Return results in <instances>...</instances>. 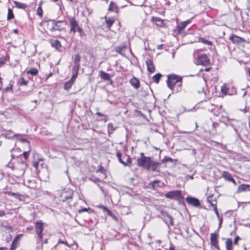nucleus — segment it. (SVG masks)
I'll list each match as a JSON object with an SVG mask.
<instances>
[{
  "mask_svg": "<svg viewBox=\"0 0 250 250\" xmlns=\"http://www.w3.org/2000/svg\"><path fill=\"white\" fill-rule=\"evenodd\" d=\"M100 76L102 79L104 81H109L110 80L109 74L101 70L99 73Z\"/></svg>",
  "mask_w": 250,
  "mask_h": 250,
  "instance_id": "nucleus-27",
  "label": "nucleus"
},
{
  "mask_svg": "<svg viewBox=\"0 0 250 250\" xmlns=\"http://www.w3.org/2000/svg\"><path fill=\"white\" fill-rule=\"evenodd\" d=\"M151 21L155 23L157 26L162 27L164 24L163 20L158 17H153L151 19Z\"/></svg>",
  "mask_w": 250,
  "mask_h": 250,
  "instance_id": "nucleus-20",
  "label": "nucleus"
},
{
  "mask_svg": "<svg viewBox=\"0 0 250 250\" xmlns=\"http://www.w3.org/2000/svg\"><path fill=\"white\" fill-rule=\"evenodd\" d=\"M12 169L15 170V175L17 177L22 176L26 168V164L25 161H19L18 163L12 167Z\"/></svg>",
  "mask_w": 250,
  "mask_h": 250,
  "instance_id": "nucleus-3",
  "label": "nucleus"
},
{
  "mask_svg": "<svg viewBox=\"0 0 250 250\" xmlns=\"http://www.w3.org/2000/svg\"><path fill=\"white\" fill-rule=\"evenodd\" d=\"M166 198L180 201L183 199L182 192L180 190H172L167 192L165 195Z\"/></svg>",
  "mask_w": 250,
  "mask_h": 250,
  "instance_id": "nucleus-5",
  "label": "nucleus"
},
{
  "mask_svg": "<svg viewBox=\"0 0 250 250\" xmlns=\"http://www.w3.org/2000/svg\"><path fill=\"white\" fill-rule=\"evenodd\" d=\"M5 213L3 210H0V216H3L5 215Z\"/></svg>",
  "mask_w": 250,
  "mask_h": 250,
  "instance_id": "nucleus-60",
  "label": "nucleus"
},
{
  "mask_svg": "<svg viewBox=\"0 0 250 250\" xmlns=\"http://www.w3.org/2000/svg\"><path fill=\"white\" fill-rule=\"evenodd\" d=\"M81 60V57L79 54H77L75 56L74 60V64H80V62Z\"/></svg>",
  "mask_w": 250,
  "mask_h": 250,
  "instance_id": "nucleus-41",
  "label": "nucleus"
},
{
  "mask_svg": "<svg viewBox=\"0 0 250 250\" xmlns=\"http://www.w3.org/2000/svg\"><path fill=\"white\" fill-rule=\"evenodd\" d=\"M89 180L95 183L102 182V181L99 178H97L93 175H91V176L89 177Z\"/></svg>",
  "mask_w": 250,
  "mask_h": 250,
  "instance_id": "nucleus-37",
  "label": "nucleus"
},
{
  "mask_svg": "<svg viewBox=\"0 0 250 250\" xmlns=\"http://www.w3.org/2000/svg\"><path fill=\"white\" fill-rule=\"evenodd\" d=\"M210 204L211 206L212 207H213V208H215V207H217V206H216V201L215 200V201H213Z\"/></svg>",
  "mask_w": 250,
  "mask_h": 250,
  "instance_id": "nucleus-56",
  "label": "nucleus"
},
{
  "mask_svg": "<svg viewBox=\"0 0 250 250\" xmlns=\"http://www.w3.org/2000/svg\"><path fill=\"white\" fill-rule=\"evenodd\" d=\"M32 165L36 168H37L38 166H39V162L38 161H34V162H33Z\"/></svg>",
  "mask_w": 250,
  "mask_h": 250,
  "instance_id": "nucleus-53",
  "label": "nucleus"
},
{
  "mask_svg": "<svg viewBox=\"0 0 250 250\" xmlns=\"http://www.w3.org/2000/svg\"><path fill=\"white\" fill-rule=\"evenodd\" d=\"M161 76L162 75L160 73H157L153 76L152 79L154 82L158 83Z\"/></svg>",
  "mask_w": 250,
  "mask_h": 250,
  "instance_id": "nucleus-38",
  "label": "nucleus"
},
{
  "mask_svg": "<svg viewBox=\"0 0 250 250\" xmlns=\"http://www.w3.org/2000/svg\"><path fill=\"white\" fill-rule=\"evenodd\" d=\"M218 234L213 233L210 234V244L216 250H220L217 240Z\"/></svg>",
  "mask_w": 250,
  "mask_h": 250,
  "instance_id": "nucleus-10",
  "label": "nucleus"
},
{
  "mask_svg": "<svg viewBox=\"0 0 250 250\" xmlns=\"http://www.w3.org/2000/svg\"><path fill=\"white\" fill-rule=\"evenodd\" d=\"M21 235L19 234L17 235L14 239L13 240L11 245V248L10 250H15L17 248V245L18 243L19 240H20V236Z\"/></svg>",
  "mask_w": 250,
  "mask_h": 250,
  "instance_id": "nucleus-23",
  "label": "nucleus"
},
{
  "mask_svg": "<svg viewBox=\"0 0 250 250\" xmlns=\"http://www.w3.org/2000/svg\"><path fill=\"white\" fill-rule=\"evenodd\" d=\"M213 209H214V211L216 215L217 216L218 219H220V215H219V212L218 211L217 207H215V208H214Z\"/></svg>",
  "mask_w": 250,
  "mask_h": 250,
  "instance_id": "nucleus-50",
  "label": "nucleus"
},
{
  "mask_svg": "<svg viewBox=\"0 0 250 250\" xmlns=\"http://www.w3.org/2000/svg\"><path fill=\"white\" fill-rule=\"evenodd\" d=\"M176 250L175 249V247H174V245L171 243H170V247H169L168 250Z\"/></svg>",
  "mask_w": 250,
  "mask_h": 250,
  "instance_id": "nucleus-54",
  "label": "nucleus"
},
{
  "mask_svg": "<svg viewBox=\"0 0 250 250\" xmlns=\"http://www.w3.org/2000/svg\"><path fill=\"white\" fill-rule=\"evenodd\" d=\"M248 191H250V185L249 184H241L238 187L237 192Z\"/></svg>",
  "mask_w": 250,
  "mask_h": 250,
  "instance_id": "nucleus-17",
  "label": "nucleus"
},
{
  "mask_svg": "<svg viewBox=\"0 0 250 250\" xmlns=\"http://www.w3.org/2000/svg\"><path fill=\"white\" fill-rule=\"evenodd\" d=\"M115 129H116V127H115L113 126V124L112 123H109L107 125V131H108V133L109 134L112 133L115 131Z\"/></svg>",
  "mask_w": 250,
  "mask_h": 250,
  "instance_id": "nucleus-34",
  "label": "nucleus"
},
{
  "mask_svg": "<svg viewBox=\"0 0 250 250\" xmlns=\"http://www.w3.org/2000/svg\"><path fill=\"white\" fill-rule=\"evenodd\" d=\"M35 229L36 233L40 239H42V233L43 230V224L42 222H36L35 223Z\"/></svg>",
  "mask_w": 250,
  "mask_h": 250,
  "instance_id": "nucleus-8",
  "label": "nucleus"
},
{
  "mask_svg": "<svg viewBox=\"0 0 250 250\" xmlns=\"http://www.w3.org/2000/svg\"><path fill=\"white\" fill-rule=\"evenodd\" d=\"M96 115L100 117H103L104 116L105 114H102L100 112H97Z\"/></svg>",
  "mask_w": 250,
  "mask_h": 250,
  "instance_id": "nucleus-59",
  "label": "nucleus"
},
{
  "mask_svg": "<svg viewBox=\"0 0 250 250\" xmlns=\"http://www.w3.org/2000/svg\"><path fill=\"white\" fill-rule=\"evenodd\" d=\"M108 10L109 11H114L117 13L119 11V7L114 1H111L109 5Z\"/></svg>",
  "mask_w": 250,
  "mask_h": 250,
  "instance_id": "nucleus-21",
  "label": "nucleus"
},
{
  "mask_svg": "<svg viewBox=\"0 0 250 250\" xmlns=\"http://www.w3.org/2000/svg\"><path fill=\"white\" fill-rule=\"evenodd\" d=\"M76 78H75L74 77H71V79L65 83L64 88L66 90L70 89L73 84Z\"/></svg>",
  "mask_w": 250,
  "mask_h": 250,
  "instance_id": "nucleus-22",
  "label": "nucleus"
},
{
  "mask_svg": "<svg viewBox=\"0 0 250 250\" xmlns=\"http://www.w3.org/2000/svg\"><path fill=\"white\" fill-rule=\"evenodd\" d=\"M229 40L234 43H239L246 42V40L239 36L231 34L229 37Z\"/></svg>",
  "mask_w": 250,
  "mask_h": 250,
  "instance_id": "nucleus-13",
  "label": "nucleus"
},
{
  "mask_svg": "<svg viewBox=\"0 0 250 250\" xmlns=\"http://www.w3.org/2000/svg\"><path fill=\"white\" fill-rule=\"evenodd\" d=\"M105 22L106 24V26L108 29H110L111 27L115 22V20L113 17H110L109 18H107L106 17H105Z\"/></svg>",
  "mask_w": 250,
  "mask_h": 250,
  "instance_id": "nucleus-25",
  "label": "nucleus"
},
{
  "mask_svg": "<svg viewBox=\"0 0 250 250\" xmlns=\"http://www.w3.org/2000/svg\"><path fill=\"white\" fill-rule=\"evenodd\" d=\"M211 67H207L205 69V71H206V72H208L210 70Z\"/></svg>",
  "mask_w": 250,
  "mask_h": 250,
  "instance_id": "nucleus-63",
  "label": "nucleus"
},
{
  "mask_svg": "<svg viewBox=\"0 0 250 250\" xmlns=\"http://www.w3.org/2000/svg\"><path fill=\"white\" fill-rule=\"evenodd\" d=\"M48 21H51L53 23V26L50 29V31L51 32L55 31H62L63 30L64 28L61 27L59 23L56 22L55 20H49Z\"/></svg>",
  "mask_w": 250,
  "mask_h": 250,
  "instance_id": "nucleus-14",
  "label": "nucleus"
},
{
  "mask_svg": "<svg viewBox=\"0 0 250 250\" xmlns=\"http://www.w3.org/2000/svg\"><path fill=\"white\" fill-rule=\"evenodd\" d=\"M59 244H63L69 248L71 247V245H69L66 241H62L61 239L59 240L57 245H59Z\"/></svg>",
  "mask_w": 250,
  "mask_h": 250,
  "instance_id": "nucleus-46",
  "label": "nucleus"
},
{
  "mask_svg": "<svg viewBox=\"0 0 250 250\" xmlns=\"http://www.w3.org/2000/svg\"><path fill=\"white\" fill-rule=\"evenodd\" d=\"M9 59L8 56H6L4 57H1L0 58V66L2 65L6 62L8 61Z\"/></svg>",
  "mask_w": 250,
  "mask_h": 250,
  "instance_id": "nucleus-39",
  "label": "nucleus"
},
{
  "mask_svg": "<svg viewBox=\"0 0 250 250\" xmlns=\"http://www.w3.org/2000/svg\"><path fill=\"white\" fill-rule=\"evenodd\" d=\"M103 117H104V119H101V121H104V122H106L108 120L107 115H104Z\"/></svg>",
  "mask_w": 250,
  "mask_h": 250,
  "instance_id": "nucleus-55",
  "label": "nucleus"
},
{
  "mask_svg": "<svg viewBox=\"0 0 250 250\" xmlns=\"http://www.w3.org/2000/svg\"><path fill=\"white\" fill-rule=\"evenodd\" d=\"M126 49V45H122V46H117L115 48V50L118 53H119L122 55H124V52Z\"/></svg>",
  "mask_w": 250,
  "mask_h": 250,
  "instance_id": "nucleus-30",
  "label": "nucleus"
},
{
  "mask_svg": "<svg viewBox=\"0 0 250 250\" xmlns=\"http://www.w3.org/2000/svg\"><path fill=\"white\" fill-rule=\"evenodd\" d=\"M103 207L104 209L106 212V213H107L108 215H109L110 216H112L113 213L110 210L108 209L105 207H104V206H103Z\"/></svg>",
  "mask_w": 250,
  "mask_h": 250,
  "instance_id": "nucleus-48",
  "label": "nucleus"
},
{
  "mask_svg": "<svg viewBox=\"0 0 250 250\" xmlns=\"http://www.w3.org/2000/svg\"><path fill=\"white\" fill-rule=\"evenodd\" d=\"M51 45L52 47L56 48L57 50L61 52L62 45L61 42L58 40H54L51 42Z\"/></svg>",
  "mask_w": 250,
  "mask_h": 250,
  "instance_id": "nucleus-24",
  "label": "nucleus"
},
{
  "mask_svg": "<svg viewBox=\"0 0 250 250\" xmlns=\"http://www.w3.org/2000/svg\"><path fill=\"white\" fill-rule=\"evenodd\" d=\"M80 64H74L72 69V77H74L75 78H77L78 72L79 70Z\"/></svg>",
  "mask_w": 250,
  "mask_h": 250,
  "instance_id": "nucleus-26",
  "label": "nucleus"
},
{
  "mask_svg": "<svg viewBox=\"0 0 250 250\" xmlns=\"http://www.w3.org/2000/svg\"><path fill=\"white\" fill-rule=\"evenodd\" d=\"M240 239V238L239 236H236V237L235 238L234 240V244L235 245H237L238 244V241Z\"/></svg>",
  "mask_w": 250,
  "mask_h": 250,
  "instance_id": "nucleus-52",
  "label": "nucleus"
},
{
  "mask_svg": "<svg viewBox=\"0 0 250 250\" xmlns=\"http://www.w3.org/2000/svg\"><path fill=\"white\" fill-rule=\"evenodd\" d=\"M232 89H233V91L230 92V87H227L226 85H223L221 87V92L225 94H228L230 95L236 94L237 93L236 88L234 86H232Z\"/></svg>",
  "mask_w": 250,
  "mask_h": 250,
  "instance_id": "nucleus-11",
  "label": "nucleus"
},
{
  "mask_svg": "<svg viewBox=\"0 0 250 250\" xmlns=\"http://www.w3.org/2000/svg\"><path fill=\"white\" fill-rule=\"evenodd\" d=\"M146 63L147 71L150 73H153L155 71V66L152 60L150 59H147L146 61Z\"/></svg>",
  "mask_w": 250,
  "mask_h": 250,
  "instance_id": "nucleus-15",
  "label": "nucleus"
},
{
  "mask_svg": "<svg viewBox=\"0 0 250 250\" xmlns=\"http://www.w3.org/2000/svg\"><path fill=\"white\" fill-rule=\"evenodd\" d=\"M222 175L224 179L228 180V181L230 182L231 181H232L233 178L230 173H229V172L224 171L223 172Z\"/></svg>",
  "mask_w": 250,
  "mask_h": 250,
  "instance_id": "nucleus-28",
  "label": "nucleus"
},
{
  "mask_svg": "<svg viewBox=\"0 0 250 250\" xmlns=\"http://www.w3.org/2000/svg\"><path fill=\"white\" fill-rule=\"evenodd\" d=\"M225 245L226 250H232V241L231 239H227Z\"/></svg>",
  "mask_w": 250,
  "mask_h": 250,
  "instance_id": "nucleus-32",
  "label": "nucleus"
},
{
  "mask_svg": "<svg viewBox=\"0 0 250 250\" xmlns=\"http://www.w3.org/2000/svg\"><path fill=\"white\" fill-rule=\"evenodd\" d=\"M218 125H219V124L217 123H216V122L212 123V126L213 128L212 129V131L214 132V128H216Z\"/></svg>",
  "mask_w": 250,
  "mask_h": 250,
  "instance_id": "nucleus-51",
  "label": "nucleus"
},
{
  "mask_svg": "<svg viewBox=\"0 0 250 250\" xmlns=\"http://www.w3.org/2000/svg\"><path fill=\"white\" fill-rule=\"evenodd\" d=\"M160 212L161 215L163 216L164 219H165V218H166L169 215V214L167 212L164 211V210H161Z\"/></svg>",
  "mask_w": 250,
  "mask_h": 250,
  "instance_id": "nucleus-47",
  "label": "nucleus"
},
{
  "mask_svg": "<svg viewBox=\"0 0 250 250\" xmlns=\"http://www.w3.org/2000/svg\"><path fill=\"white\" fill-rule=\"evenodd\" d=\"M218 219L219 220V228L222 223L223 218L220 217V219Z\"/></svg>",
  "mask_w": 250,
  "mask_h": 250,
  "instance_id": "nucleus-61",
  "label": "nucleus"
},
{
  "mask_svg": "<svg viewBox=\"0 0 250 250\" xmlns=\"http://www.w3.org/2000/svg\"><path fill=\"white\" fill-rule=\"evenodd\" d=\"M69 24L70 25V32L75 33L78 30L79 28H80L78 21L76 20L74 17L68 16L67 17Z\"/></svg>",
  "mask_w": 250,
  "mask_h": 250,
  "instance_id": "nucleus-7",
  "label": "nucleus"
},
{
  "mask_svg": "<svg viewBox=\"0 0 250 250\" xmlns=\"http://www.w3.org/2000/svg\"><path fill=\"white\" fill-rule=\"evenodd\" d=\"M77 31L79 33V34H80V36L81 37H83L85 36V34L84 33L83 29L81 27L79 28Z\"/></svg>",
  "mask_w": 250,
  "mask_h": 250,
  "instance_id": "nucleus-45",
  "label": "nucleus"
},
{
  "mask_svg": "<svg viewBox=\"0 0 250 250\" xmlns=\"http://www.w3.org/2000/svg\"><path fill=\"white\" fill-rule=\"evenodd\" d=\"M73 195V191L70 189L67 188L63 189L60 196L59 200L61 202H65L67 201L68 203L71 201Z\"/></svg>",
  "mask_w": 250,
  "mask_h": 250,
  "instance_id": "nucleus-4",
  "label": "nucleus"
},
{
  "mask_svg": "<svg viewBox=\"0 0 250 250\" xmlns=\"http://www.w3.org/2000/svg\"><path fill=\"white\" fill-rule=\"evenodd\" d=\"M37 15L40 17H42L43 16V11L41 5H39L37 10Z\"/></svg>",
  "mask_w": 250,
  "mask_h": 250,
  "instance_id": "nucleus-43",
  "label": "nucleus"
},
{
  "mask_svg": "<svg viewBox=\"0 0 250 250\" xmlns=\"http://www.w3.org/2000/svg\"><path fill=\"white\" fill-rule=\"evenodd\" d=\"M138 166L146 168L148 170H151L153 171L156 170L160 163L154 162L151 160L150 157H146L144 153H140V157L137 159Z\"/></svg>",
  "mask_w": 250,
  "mask_h": 250,
  "instance_id": "nucleus-1",
  "label": "nucleus"
},
{
  "mask_svg": "<svg viewBox=\"0 0 250 250\" xmlns=\"http://www.w3.org/2000/svg\"><path fill=\"white\" fill-rule=\"evenodd\" d=\"M116 156L118 158V161L124 166H127L131 163V159L128 155H125L123 157V159H125L126 161L125 162L122 159V154L120 152L117 151L116 152Z\"/></svg>",
  "mask_w": 250,
  "mask_h": 250,
  "instance_id": "nucleus-9",
  "label": "nucleus"
},
{
  "mask_svg": "<svg viewBox=\"0 0 250 250\" xmlns=\"http://www.w3.org/2000/svg\"><path fill=\"white\" fill-rule=\"evenodd\" d=\"M195 63L197 65H202L207 66L210 64V59L206 54H199L195 59Z\"/></svg>",
  "mask_w": 250,
  "mask_h": 250,
  "instance_id": "nucleus-6",
  "label": "nucleus"
},
{
  "mask_svg": "<svg viewBox=\"0 0 250 250\" xmlns=\"http://www.w3.org/2000/svg\"><path fill=\"white\" fill-rule=\"evenodd\" d=\"M167 86L172 90L178 92L182 89V77L175 74L167 76Z\"/></svg>",
  "mask_w": 250,
  "mask_h": 250,
  "instance_id": "nucleus-2",
  "label": "nucleus"
},
{
  "mask_svg": "<svg viewBox=\"0 0 250 250\" xmlns=\"http://www.w3.org/2000/svg\"><path fill=\"white\" fill-rule=\"evenodd\" d=\"M29 152L30 150L24 152L22 154H21L18 156L17 157V158L18 159V161L19 162V161H25L26 163V160L29 157Z\"/></svg>",
  "mask_w": 250,
  "mask_h": 250,
  "instance_id": "nucleus-19",
  "label": "nucleus"
},
{
  "mask_svg": "<svg viewBox=\"0 0 250 250\" xmlns=\"http://www.w3.org/2000/svg\"><path fill=\"white\" fill-rule=\"evenodd\" d=\"M199 42H201L205 44L208 45H211L212 43L211 41L207 40L202 37H200L199 38Z\"/></svg>",
  "mask_w": 250,
  "mask_h": 250,
  "instance_id": "nucleus-36",
  "label": "nucleus"
},
{
  "mask_svg": "<svg viewBox=\"0 0 250 250\" xmlns=\"http://www.w3.org/2000/svg\"><path fill=\"white\" fill-rule=\"evenodd\" d=\"M173 159H172L171 158L166 156L162 160V163H165L168 162L173 163Z\"/></svg>",
  "mask_w": 250,
  "mask_h": 250,
  "instance_id": "nucleus-44",
  "label": "nucleus"
},
{
  "mask_svg": "<svg viewBox=\"0 0 250 250\" xmlns=\"http://www.w3.org/2000/svg\"><path fill=\"white\" fill-rule=\"evenodd\" d=\"M13 2L15 6L19 9H24L27 7V5L26 4L20 2L16 0L14 1Z\"/></svg>",
  "mask_w": 250,
  "mask_h": 250,
  "instance_id": "nucleus-29",
  "label": "nucleus"
},
{
  "mask_svg": "<svg viewBox=\"0 0 250 250\" xmlns=\"http://www.w3.org/2000/svg\"><path fill=\"white\" fill-rule=\"evenodd\" d=\"M129 83L135 89H137L140 87V81L135 77L130 80Z\"/></svg>",
  "mask_w": 250,
  "mask_h": 250,
  "instance_id": "nucleus-18",
  "label": "nucleus"
},
{
  "mask_svg": "<svg viewBox=\"0 0 250 250\" xmlns=\"http://www.w3.org/2000/svg\"><path fill=\"white\" fill-rule=\"evenodd\" d=\"M164 220L168 225L173 226L174 224L173 218L169 214Z\"/></svg>",
  "mask_w": 250,
  "mask_h": 250,
  "instance_id": "nucleus-31",
  "label": "nucleus"
},
{
  "mask_svg": "<svg viewBox=\"0 0 250 250\" xmlns=\"http://www.w3.org/2000/svg\"><path fill=\"white\" fill-rule=\"evenodd\" d=\"M14 17L13 11L11 9L9 8L7 14V20L9 21L13 19Z\"/></svg>",
  "mask_w": 250,
  "mask_h": 250,
  "instance_id": "nucleus-40",
  "label": "nucleus"
},
{
  "mask_svg": "<svg viewBox=\"0 0 250 250\" xmlns=\"http://www.w3.org/2000/svg\"><path fill=\"white\" fill-rule=\"evenodd\" d=\"M230 182H232L235 186L237 185V183L233 178H232V181H231Z\"/></svg>",
  "mask_w": 250,
  "mask_h": 250,
  "instance_id": "nucleus-62",
  "label": "nucleus"
},
{
  "mask_svg": "<svg viewBox=\"0 0 250 250\" xmlns=\"http://www.w3.org/2000/svg\"><path fill=\"white\" fill-rule=\"evenodd\" d=\"M27 74H31L33 76H36L38 74V70L36 68H31L27 72Z\"/></svg>",
  "mask_w": 250,
  "mask_h": 250,
  "instance_id": "nucleus-35",
  "label": "nucleus"
},
{
  "mask_svg": "<svg viewBox=\"0 0 250 250\" xmlns=\"http://www.w3.org/2000/svg\"><path fill=\"white\" fill-rule=\"evenodd\" d=\"M21 135H22L21 134H15L14 137H16L17 138V139L19 140L21 142L27 143L28 145H29L30 142L27 139H25V138H18L19 136H21Z\"/></svg>",
  "mask_w": 250,
  "mask_h": 250,
  "instance_id": "nucleus-33",
  "label": "nucleus"
},
{
  "mask_svg": "<svg viewBox=\"0 0 250 250\" xmlns=\"http://www.w3.org/2000/svg\"><path fill=\"white\" fill-rule=\"evenodd\" d=\"M100 172L102 173H104V170L103 167H101L99 169L96 170V172Z\"/></svg>",
  "mask_w": 250,
  "mask_h": 250,
  "instance_id": "nucleus-57",
  "label": "nucleus"
},
{
  "mask_svg": "<svg viewBox=\"0 0 250 250\" xmlns=\"http://www.w3.org/2000/svg\"><path fill=\"white\" fill-rule=\"evenodd\" d=\"M212 196H208V198H207V201L208 203H210L211 202H212L213 201H212Z\"/></svg>",
  "mask_w": 250,
  "mask_h": 250,
  "instance_id": "nucleus-58",
  "label": "nucleus"
},
{
  "mask_svg": "<svg viewBox=\"0 0 250 250\" xmlns=\"http://www.w3.org/2000/svg\"><path fill=\"white\" fill-rule=\"evenodd\" d=\"M12 85L10 84L9 86L6 87L4 89V91L8 92L12 90Z\"/></svg>",
  "mask_w": 250,
  "mask_h": 250,
  "instance_id": "nucleus-49",
  "label": "nucleus"
},
{
  "mask_svg": "<svg viewBox=\"0 0 250 250\" xmlns=\"http://www.w3.org/2000/svg\"><path fill=\"white\" fill-rule=\"evenodd\" d=\"M187 203L194 207H197L200 206V203L199 200L194 197H187L186 198Z\"/></svg>",
  "mask_w": 250,
  "mask_h": 250,
  "instance_id": "nucleus-12",
  "label": "nucleus"
},
{
  "mask_svg": "<svg viewBox=\"0 0 250 250\" xmlns=\"http://www.w3.org/2000/svg\"><path fill=\"white\" fill-rule=\"evenodd\" d=\"M7 248L6 247H0V250H7Z\"/></svg>",
  "mask_w": 250,
  "mask_h": 250,
  "instance_id": "nucleus-64",
  "label": "nucleus"
},
{
  "mask_svg": "<svg viewBox=\"0 0 250 250\" xmlns=\"http://www.w3.org/2000/svg\"><path fill=\"white\" fill-rule=\"evenodd\" d=\"M190 22V20H188L186 21L180 22L178 25H177L176 27V30L178 33H180Z\"/></svg>",
  "mask_w": 250,
  "mask_h": 250,
  "instance_id": "nucleus-16",
  "label": "nucleus"
},
{
  "mask_svg": "<svg viewBox=\"0 0 250 250\" xmlns=\"http://www.w3.org/2000/svg\"><path fill=\"white\" fill-rule=\"evenodd\" d=\"M19 83L20 85H26L28 83V81L22 77L19 79Z\"/></svg>",
  "mask_w": 250,
  "mask_h": 250,
  "instance_id": "nucleus-42",
  "label": "nucleus"
}]
</instances>
